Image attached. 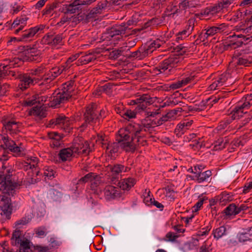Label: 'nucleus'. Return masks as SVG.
<instances>
[{
  "mask_svg": "<svg viewBox=\"0 0 252 252\" xmlns=\"http://www.w3.org/2000/svg\"><path fill=\"white\" fill-rule=\"evenodd\" d=\"M171 114L168 113L165 115L163 116L160 119L157 120L156 122V124L158 126H160L163 124L164 122H167L169 118H171Z\"/></svg>",
  "mask_w": 252,
  "mask_h": 252,
  "instance_id": "60",
  "label": "nucleus"
},
{
  "mask_svg": "<svg viewBox=\"0 0 252 252\" xmlns=\"http://www.w3.org/2000/svg\"><path fill=\"white\" fill-rule=\"evenodd\" d=\"M71 18L73 19V21L76 22V17H73V16L71 17H68V16L64 15L61 18L60 21L57 24V25L58 26H62L65 23L68 22L69 20H71Z\"/></svg>",
  "mask_w": 252,
  "mask_h": 252,
  "instance_id": "59",
  "label": "nucleus"
},
{
  "mask_svg": "<svg viewBox=\"0 0 252 252\" xmlns=\"http://www.w3.org/2000/svg\"><path fill=\"white\" fill-rule=\"evenodd\" d=\"M31 220V218L29 217L25 216L17 220L15 222V224L16 226L25 225L29 223Z\"/></svg>",
  "mask_w": 252,
  "mask_h": 252,
  "instance_id": "54",
  "label": "nucleus"
},
{
  "mask_svg": "<svg viewBox=\"0 0 252 252\" xmlns=\"http://www.w3.org/2000/svg\"><path fill=\"white\" fill-rule=\"evenodd\" d=\"M103 191L105 198L107 200L119 197L120 194L119 189L111 185L106 186L103 189Z\"/></svg>",
  "mask_w": 252,
  "mask_h": 252,
  "instance_id": "23",
  "label": "nucleus"
},
{
  "mask_svg": "<svg viewBox=\"0 0 252 252\" xmlns=\"http://www.w3.org/2000/svg\"><path fill=\"white\" fill-rule=\"evenodd\" d=\"M62 91L64 92L66 94L71 98L74 94L75 89V82L73 80H69L62 85V88L60 89Z\"/></svg>",
  "mask_w": 252,
  "mask_h": 252,
  "instance_id": "28",
  "label": "nucleus"
},
{
  "mask_svg": "<svg viewBox=\"0 0 252 252\" xmlns=\"http://www.w3.org/2000/svg\"><path fill=\"white\" fill-rule=\"evenodd\" d=\"M183 62V58L179 55H173L159 63L156 69L160 73L169 75L175 73L176 68Z\"/></svg>",
  "mask_w": 252,
  "mask_h": 252,
  "instance_id": "3",
  "label": "nucleus"
},
{
  "mask_svg": "<svg viewBox=\"0 0 252 252\" xmlns=\"http://www.w3.org/2000/svg\"><path fill=\"white\" fill-rule=\"evenodd\" d=\"M178 237V235L172 232H168L165 235L164 240L166 241L174 242Z\"/></svg>",
  "mask_w": 252,
  "mask_h": 252,
  "instance_id": "63",
  "label": "nucleus"
},
{
  "mask_svg": "<svg viewBox=\"0 0 252 252\" xmlns=\"http://www.w3.org/2000/svg\"><path fill=\"white\" fill-rule=\"evenodd\" d=\"M107 113L103 109L99 110L97 105L91 103L86 107L85 111L83 114L84 123L81 125L80 128L84 130L88 125L94 126L99 125L100 121L106 117Z\"/></svg>",
  "mask_w": 252,
  "mask_h": 252,
  "instance_id": "2",
  "label": "nucleus"
},
{
  "mask_svg": "<svg viewBox=\"0 0 252 252\" xmlns=\"http://www.w3.org/2000/svg\"><path fill=\"white\" fill-rule=\"evenodd\" d=\"M131 28L126 26V25L122 24V25H116L112 27L108 32V33L112 37L116 35L124 34L125 36H127L131 34Z\"/></svg>",
  "mask_w": 252,
  "mask_h": 252,
  "instance_id": "20",
  "label": "nucleus"
},
{
  "mask_svg": "<svg viewBox=\"0 0 252 252\" xmlns=\"http://www.w3.org/2000/svg\"><path fill=\"white\" fill-rule=\"evenodd\" d=\"M13 154V155L16 157L21 156L23 155V149L18 146L16 143L15 145H12L6 149Z\"/></svg>",
  "mask_w": 252,
  "mask_h": 252,
  "instance_id": "40",
  "label": "nucleus"
},
{
  "mask_svg": "<svg viewBox=\"0 0 252 252\" xmlns=\"http://www.w3.org/2000/svg\"><path fill=\"white\" fill-rule=\"evenodd\" d=\"M227 230L224 226H221L216 229H214L212 233L214 239L216 240H218L223 236L227 235Z\"/></svg>",
  "mask_w": 252,
  "mask_h": 252,
  "instance_id": "33",
  "label": "nucleus"
},
{
  "mask_svg": "<svg viewBox=\"0 0 252 252\" xmlns=\"http://www.w3.org/2000/svg\"><path fill=\"white\" fill-rule=\"evenodd\" d=\"M27 163L29 164L27 166H30V168H35L38 164V158L36 157H31L27 159Z\"/></svg>",
  "mask_w": 252,
  "mask_h": 252,
  "instance_id": "57",
  "label": "nucleus"
},
{
  "mask_svg": "<svg viewBox=\"0 0 252 252\" xmlns=\"http://www.w3.org/2000/svg\"><path fill=\"white\" fill-rule=\"evenodd\" d=\"M237 65H243L245 66H249L252 65V56L249 55H237L235 54L232 58V61L229 63V68L228 70H236L234 68ZM238 74V73H237Z\"/></svg>",
  "mask_w": 252,
  "mask_h": 252,
  "instance_id": "8",
  "label": "nucleus"
},
{
  "mask_svg": "<svg viewBox=\"0 0 252 252\" xmlns=\"http://www.w3.org/2000/svg\"><path fill=\"white\" fill-rule=\"evenodd\" d=\"M188 130L186 127L185 126V125H183L181 122L177 125L176 128L174 130V133L178 137H181L187 130Z\"/></svg>",
  "mask_w": 252,
  "mask_h": 252,
  "instance_id": "43",
  "label": "nucleus"
},
{
  "mask_svg": "<svg viewBox=\"0 0 252 252\" xmlns=\"http://www.w3.org/2000/svg\"><path fill=\"white\" fill-rule=\"evenodd\" d=\"M220 98L218 95V96H213L212 97H209L206 99L205 100L208 104L209 108H210L213 106V104L218 102Z\"/></svg>",
  "mask_w": 252,
  "mask_h": 252,
  "instance_id": "62",
  "label": "nucleus"
},
{
  "mask_svg": "<svg viewBox=\"0 0 252 252\" xmlns=\"http://www.w3.org/2000/svg\"><path fill=\"white\" fill-rule=\"evenodd\" d=\"M227 143L226 139L224 141L223 138L220 137L213 143V149L215 151L221 150L226 147Z\"/></svg>",
  "mask_w": 252,
  "mask_h": 252,
  "instance_id": "38",
  "label": "nucleus"
},
{
  "mask_svg": "<svg viewBox=\"0 0 252 252\" xmlns=\"http://www.w3.org/2000/svg\"><path fill=\"white\" fill-rule=\"evenodd\" d=\"M18 19L20 21L21 25L17 29L14 30V32L15 34L18 33L20 31H21L23 29L24 27L25 26L26 24V22L28 20V18H27L26 16H23L20 17Z\"/></svg>",
  "mask_w": 252,
  "mask_h": 252,
  "instance_id": "52",
  "label": "nucleus"
},
{
  "mask_svg": "<svg viewBox=\"0 0 252 252\" xmlns=\"http://www.w3.org/2000/svg\"><path fill=\"white\" fill-rule=\"evenodd\" d=\"M43 174L45 178H47L48 179H52L55 177L56 172L54 167L46 166L43 168Z\"/></svg>",
  "mask_w": 252,
  "mask_h": 252,
  "instance_id": "39",
  "label": "nucleus"
},
{
  "mask_svg": "<svg viewBox=\"0 0 252 252\" xmlns=\"http://www.w3.org/2000/svg\"><path fill=\"white\" fill-rule=\"evenodd\" d=\"M239 79V76L236 70H227L226 72L220 75L218 78L210 85L209 88L211 90H215L224 84L226 86L232 85Z\"/></svg>",
  "mask_w": 252,
  "mask_h": 252,
  "instance_id": "4",
  "label": "nucleus"
},
{
  "mask_svg": "<svg viewBox=\"0 0 252 252\" xmlns=\"http://www.w3.org/2000/svg\"><path fill=\"white\" fill-rule=\"evenodd\" d=\"M71 148L74 154L88 155L91 152L89 143L87 141L79 140L75 142Z\"/></svg>",
  "mask_w": 252,
  "mask_h": 252,
  "instance_id": "10",
  "label": "nucleus"
},
{
  "mask_svg": "<svg viewBox=\"0 0 252 252\" xmlns=\"http://www.w3.org/2000/svg\"><path fill=\"white\" fill-rule=\"evenodd\" d=\"M71 121L70 119L63 114L57 115L55 118L49 121L48 126L51 127H57L65 132H69L70 130V125Z\"/></svg>",
  "mask_w": 252,
  "mask_h": 252,
  "instance_id": "6",
  "label": "nucleus"
},
{
  "mask_svg": "<svg viewBox=\"0 0 252 252\" xmlns=\"http://www.w3.org/2000/svg\"><path fill=\"white\" fill-rule=\"evenodd\" d=\"M152 128L150 124L129 123L118 131L117 143L107 144L102 142V147L106 149L112 157L119 151L120 147L126 152L133 153L138 146L147 145V139Z\"/></svg>",
  "mask_w": 252,
  "mask_h": 252,
  "instance_id": "1",
  "label": "nucleus"
},
{
  "mask_svg": "<svg viewBox=\"0 0 252 252\" xmlns=\"http://www.w3.org/2000/svg\"><path fill=\"white\" fill-rule=\"evenodd\" d=\"M107 169L110 170L112 173V181L114 182L115 180L118 179L120 175L123 172H127L130 170V168L125 166L121 164H114L109 165L107 167Z\"/></svg>",
  "mask_w": 252,
  "mask_h": 252,
  "instance_id": "15",
  "label": "nucleus"
},
{
  "mask_svg": "<svg viewBox=\"0 0 252 252\" xmlns=\"http://www.w3.org/2000/svg\"><path fill=\"white\" fill-rule=\"evenodd\" d=\"M223 213L227 217H230L232 216H236L238 214L237 205L235 203H231L229 204L224 210Z\"/></svg>",
  "mask_w": 252,
  "mask_h": 252,
  "instance_id": "37",
  "label": "nucleus"
},
{
  "mask_svg": "<svg viewBox=\"0 0 252 252\" xmlns=\"http://www.w3.org/2000/svg\"><path fill=\"white\" fill-rule=\"evenodd\" d=\"M138 102L137 107L138 109L145 110L148 106L152 104V98L147 94H143L136 98Z\"/></svg>",
  "mask_w": 252,
  "mask_h": 252,
  "instance_id": "24",
  "label": "nucleus"
},
{
  "mask_svg": "<svg viewBox=\"0 0 252 252\" xmlns=\"http://www.w3.org/2000/svg\"><path fill=\"white\" fill-rule=\"evenodd\" d=\"M235 0H220L218 4L222 10V12L228 10L229 6L233 3Z\"/></svg>",
  "mask_w": 252,
  "mask_h": 252,
  "instance_id": "45",
  "label": "nucleus"
},
{
  "mask_svg": "<svg viewBox=\"0 0 252 252\" xmlns=\"http://www.w3.org/2000/svg\"><path fill=\"white\" fill-rule=\"evenodd\" d=\"M234 31H235L236 32H240V33H246L248 32V30L246 28V25L243 24H240L234 27Z\"/></svg>",
  "mask_w": 252,
  "mask_h": 252,
  "instance_id": "55",
  "label": "nucleus"
},
{
  "mask_svg": "<svg viewBox=\"0 0 252 252\" xmlns=\"http://www.w3.org/2000/svg\"><path fill=\"white\" fill-rule=\"evenodd\" d=\"M19 79L20 83L19 84L18 87L23 91L37 83L36 82L37 79L32 77L29 73L21 74L19 75Z\"/></svg>",
  "mask_w": 252,
  "mask_h": 252,
  "instance_id": "16",
  "label": "nucleus"
},
{
  "mask_svg": "<svg viewBox=\"0 0 252 252\" xmlns=\"http://www.w3.org/2000/svg\"><path fill=\"white\" fill-rule=\"evenodd\" d=\"M73 152L71 148H67L61 150L58 154L60 159L63 162L70 161L71 159Z\"/></svg>",
  "mask_w": 252,
  "mask_h": 252,
  "instance_id": "31",
  "label": "nucleus"
},
{
  "mask_svg": "<svg viewBox=\"0 0 252 252\" xmlns=\"http://www.w3.org/2000/svg\"><path fill=\"white\" fill-rule=\"evenodd\" d=\"M13 170L11 169H6L5 172L7 173L3 178L4 180L0 183V190L3 193L12 194L13 191L17 186V183L12 182L11 177Z\"/></svg>",
  "mask_w": 252,
  "mask_h": 252,
  "instance_id": "9",
  "label": "nucleus"
},
{
  "mask_svg": "<svg viewBox=\"0 0 252 252\" xmlns=\"http://www.w3.org/2000/svg\"><path fill=\"white\" fill-rule=\"evenodd\" d=\"M205 32H202L199 35L200 40L205 41V39H207L208 37L212 36L216 34L215 26H209L204 30Z\"/></svg>",
  "mask_w": 252,
  "mask_h": 252,
  "instance_id": "35",
  "label": "nucleus"
},
{
  "mask_svg": "<svg viewBox=\"0 0 252 252\" xmlns=\"http://www.w3.org/2000/svg\"><path fill=\"white\" fill-rule=\"evenodd\" d=\"M140 15L138 14H135L128 20L126 23H123V25H126V26L129 27L130 26L136 25L139 20Z\"/></svg>",
  "mask_w": 252,
  "mask_h": 252,
  "instance_id": "48",
  "label": "nucleus"
},
{
  "mask_svg": "<svg viewBox=\"0 0 252 252\" xmlns=\"http://www.w3.org/2000/svg\"><path fill=\"white\" fill-rule=\"evenodd\" d=\"M32 114L34 116H39L41 118L45 117V112L43 111L42 105L34 106L31 111Z\"/></svg>",
  "mask_w": 252,
  "mask_h": 252,
  "instance_id": "41",
  "label": "nucleus"
},
{
  "mask_svg": "<svg viewBox=\"0 0 252 252\" xmlns=\"http://www.w3.org/2000/svg\"><path fill=\"white\" fill-rule=\"evenodd\" d=\"M207 199V198L205 196L199 197L197 202L193 207V211L197 212L201 207L204 201Z\"/></svg>",
  "mask_w": 252,
  "mask_h": 252,
  "instance_id": "58",
  "label": "nucleus"
},
{
  "mask_svg": "<svg viewBox=\"0 0 252 252\" xmlns=\"http://www.w3.org/2000/svg\"><path fill=\"white\" fill-rule=\"evenodd\" d=\"M96 0H75L72 3L63 5L62 12L65 14L78 12L84 5H89Z\"/></svg>",
  "mask_w": 252,
  "mask_h": 252,
  "instance_id": "7",
  "label": "nucleus"
},
{
  "mask_svg": "<svg viewBox=\"0 0 252 252\" xmlns=\"http://www.w3.org/2000/svg\"><path fill=\"white\" fill-rule=\"evenodd\" d=\"M71 98L66 94L64 92L59 89L56 90L51 97L52 106H56L62 103H65L68 101Z\"/></svg>",
  "mask_w": 252,
  "mask_h": 252,
  "instance_id": "12",
  "label": "nucleus"
},
{
  "mask_svg": "<svg viewBox=\"0 0 252 252\" xmlns=\"http://www.w3.org/2000/svg\"><path fill=\"white\" fill-rule=\"evenodd\" d=\"M252 227L244 229L243 232H240L237 235L239 242L245 243L248 241H252Z\"/></svg>",
  "mask_w": 252,
  "mask_h": 252,
  "instance_id": "29",
  "label": "nucleus"
},
{
  "mask_svg": "<svg viewBox=\"0 0 252 252\" xmlns=\"http://www.w3.org/2000/svg\"><path fill=\"white\" fill-rule=\"evenodd\" d=\"M196 3L194 0H184L179 3V7L184 10L195 7Z\"/></svg>",
  "mask_w": 252,
  "mask_h": 252,
  "instance_id": "42",
  "label": "nucleus"
},
{
  "mask_svg": "<svg viewBox=\"0 0 252 252\" xmlns=\"http://www.w3.org/2000/svg\"><path fill=\"white\" fill-rule=\"evenodd\" d=\"M162 190H164V192L165 193V196L170 199H174L175 191L172 187L167 186L165 188L161 189Z\"/></svg>",
  "mask_w": 252,
  "mask_h": 252,
  "instance_id": "46",
  "label": "nucleus"
},
{
  "mask_svg": "<svg viewBox=\"0 0 252 252\" xmlns=\"http://www.w3.org/2000/svg\"><path fill=\"white\" fill-rule=\"evenodd\" d=\"M24 52L27 60L29 61L39 62L41 59V51L36 47H24Z\"/></svg>",
  "mask_w": 252,
  "mask_h": 252,
  "instance_id": "17",
  "label": "nucleus"
},
{
  "mask_svg": "<svg viewBox=\"0 0 252 252\" xmlns=\"http://www.w3.org/2000/svg\"><path fill=\"white\" fill-rule=\"evenodd\" d=\"M0 208L1 215L5 216L7 219H10L12 212V206L10 203V198L6 195L1 196L0 201Z\"/></svg>",
  "mask_w": 252,
  "mask_h": 252,
  "instance_id": "14",
  "label": "nucleus"
},
{
  "mask_svg": "<svg viewBox=\"0 0 252 252\" xmlns=\"http://www.w3.org/2000/svg\"><path fill=\"white\" fill-rule=\"evenodd\" d=\"M236 105L238 106L239 109L241 108L244 111H247L252 105V94L243 97Z\"/></svg>",
  "mask_w": 252,
  "mask_h": 252,
  "instance_id": "25",
  "label": "nucleus"
},
{
  "mask_svg": "<svg viewBox=\"0 0 252 252\" xmlns=\"http://www.w3.org/2000/svg\"><path fill=\"white\" fill-rule=\"evenodd\" d=\"M231 114L232 115V117L234 120L239 119L244 116L245 119L243 120L242 122L243 125H245L248 123L252 118V113H248L247 111H244L241 108L239 109V107L236 105L233 108Z\"/></svg>",
  "mask_w": 252,
  "mask_h": 252,
  "instance_id": "19",
  "label": "nucleus"
},
{
  "mask_svg": "<svg viewBox=\"0 0 252 252\" xmlns=\"http://www.w3.org/2000/svg\"><path fill=\"white\" fill-rule=\"evenodd\" d=\"M45 27V25H39L28 30L22 31L21 33V36L18 38V41H27L33 37L36 33L42 32Z\"/></svg>",
  "mask_w": 252,
  "mask_h": 252,
  "instance_id": "13",
  "label": "nucleus"
},
{
  "mask_svg": "<svg viewBox=\"0 0 252 252\" xmlns=\"http://www.w3.org/2000/svg\"><path fill=\"white\" fill-rule=\"evenodd\" d=\"M98 54L99 52L95 51H88L84 53V55L78 59L76 63L77 65H82L94 62L96 59Z\"/></svg>",
  "mask_w": 252,
  "mask_h": 252,
  "instance_id": "22",
  "label": "nucleus"
},
{
  "mask_svg": "<svg viewBox=\"0 0 252 252\" xmlns=\"http://www.w3.org/2000/svg\"><path fill=\"white\" fill-rule=\"evenodd\" d=\"M95 176V173L93 172H90L85 175L84 177L81 178L78 181L77 184H85L87 182H91L93 179H94V176Z\"/></svg>",
  "mask_w": 252,
  "mask_h": 252,
  "instance_id": "44",
  "label": "nucleus"
},
{
  "mask_svg": "<svg viewBox=\"0 0 252 252\" xmlns=\"http://www.w3.org/2000/svg\"><path fill=\"white\" fill-rule=\"evenodd\" d=\"M212 173L211 170H207L205 172H201L194 177L198 183L206 181L212 176Z\"/></svg>",
  "mask_w": 252,
  "mask_h": 252,
  "instance_id": "36",
  "label": "nucleus"
},
{
  "mask_svg": "<svg viewBox=\"0 0 252 252\" xmlns=\"http://www.w3.org/2000/svg\"><path fill=\"white\" fill-rule=\"evenodd\" d=\"M49 194L52 198L57 199L61 197V193L58 190L52 189L49 191Z\"/></svg>",
  "mask_w": 252,
  "mask_h": 252,
  "instance_id": "64",
  "label": "nucleus"
},
{
  "mask_svg": "<svg viewBox=\"0 0 252 252\" xmlns=\"http://www.w3.org/2000/svg\"><path fill=\"white\" fill-rule=\"evenodd\" d=\"M136 183V181L134 178H127L124 179L118 183V186L123 190H129Z\"/></svg>",
  "mask_w": 252,
  "mask_h": 252,
  "instance_id": "30",
  "label": "nucleus"
},
{
  "mask_svg": "<svg viewBox=\"0 0 252 252\" xmlns=\"http://www.w3.org/2000/svg\"><path fill=\"white\" fill-rule=\"evenodd\" d=\"M46 228L45 226L38 227L34 229L35 234L40 237H43L46 234Z\"/></svg>",
  "mask_w": 252,
  "mask_h": 252,
  "instance_id": "61",
  "label": "nucleus"
},
{
  "mask_svg": "<svg viewBox=\"0 0 252 252\" xmlns=\"http://www.w3.org/2000/svg\"><path fill=\"white\" fill-rule=\"evenodd\" d=\"M164 17L153 18L147 23L150 26H157L163 23Z\"/></svg>",
  "mask_w": 252,
  "mask_h": 252,
  "instance_id": "47",
  "label": "nucleus"
},
{
  "mask_svg": "<svg viewBox=\"0 0 252 252\" xmlns=\"http://www.w3.org/2000/svg\"><path fill=\"white\" fill-rule=\"evenodd\" d=\"M2 124L6 132L10 134H17L20 131L19 128L21 124L15 119L4 120L2 121Z\"/></svg>",
  "mask_w": 252,
  "mask_h": 252,
  "instance_id": "21",
  "label": "nucleus"
},
{
  "mask_svg": "<svg viewBox=\"0 0 252 252\" xmlns=\"http://www.w3.org/2000/svg\"><path fill=\"white\" fill-rule=\"evenodd\" d=\"M217 33H220L225 31L228 28V25L225 23L217 24L215 25Z\"/></svg>",
  "mask_w": 252,
  "mask_h": 252,
  "instance_id": "56",
  "label": "nucleus"
},
{
  "mask_svg": "<svg viewBox=\"0 0 252 252\" xmlns=\"http://www.w3.org/2000/svg\"><path fill=\"white\" fill-rule=\"evenodd\" d=\"M166 10L170 12L169 15L170 16H174V15L180 12V9L173 3H170L167 7Z\"/></svg>",
  "mask_w": 252,
  "mask_h": 252,
  "instance_id": "51",
  "label": "nucleus"
},
{
  "mask_svg": "<svg viewBox=\"0 0 252 252\" xmlns=\"http://www.w3.org/2000/svg\"><path fill=\"white\" fill-rule=\"evenodd\" d=\"M220 11H222V10L218 3L213 6L206 8L203 14L205 16L214 15Z\"/></svg>",
  "mask_w": 252,
  "mask_h": 252,
  "instance_id": "34",
  "label": "nucleus"
},
{
  "mask_svg": "<svg viewBox=\"0 0 252 252\" xmlns=\"http://www.w3.org/2000/svg\"><path fill=\"white\" fill-rule=\"evenodd\" d=\"M63 37L62 34H57L52 37L50 39V44L52 45H61L63 43Z\"/></svg>",
  "mask_w": 252,
  "mask_h": 252,
  "instance_id": "49",
  "label": "nucleus"
},
{
  "mask_svg": "<svg viewBox=\"0 0 252 252\" xmlns=\"http://www.w3.org/2000/svg\"><path fill=\"white\" fill-rule=\"evenodd\" d=\"M247 36L242 33H234L227 37L224 48L225 50L235 49L241 47L243 45L248 46V40L252 38L249 35Z\"/></svg>",
  "mask_w": 252,
  "mask_h": 252,
  "instance_id": "5",
  "label": "nucleus"
},
{
  "mask_svg": "<svg viewBox=\"0 0 252 252\" xmlns=\"http://www.w3.org/2000/svg\"><path fill=\"white\" fill-rule=\"evenodd\" d=\"M148 50V48H147L145 45L144 46H141L138 49L140 54V60L143 59L150 54V53H149Z\"/></svg>",
  "mask_w": 252,
  "mask_h": 252,
  "instance_id": "53",
  "label": "nucleus"
},
{
  "mask_svg": "<svg viewBox=\"0 0 252 252\" xmlns=\"http://www.w3.org/2000/svg\"><path fill=\"white\" fill-rule=\"evenodd\" d=\"M45 70V67L43 65H41L37 68L32 69L29 72H28L32 77L35 78L37 80L36 82L37 83L40 80H44V75Z\"/></svg>",
  "mask_w": 252,
  "mask_h": 252,
  "instance_id": "26",
  "label": "nucleus"
},
{
  "mask_svg": "<svg viewBox=\"0 0 252 252\" xmlns=\"http://www.w3.org/2000/svg\"><path fill=\"white\" fill-rule=\"evenodd\" d=\"M151 191L148 189H145V192L143 194L144 196V202L147 205H152L153 198L152 196L150 195Z\"/></svg>",
  "mask_w": 252,
  "mask_h": 252,
  "instance_id": "50",
  "label": "nucleus"
},
{
  "mask_svg": "<svg viewBox=\"0 0 252 252\" xmlns=\"http://www.w3.org/2000/svg\"><path fill=\"white\" fill-rule=\"evenodd\" d=\"M194 23L193 19H189L184 29L176 34L175 40L177 42L186 39L191 33L194 29Z\"/></svg>",
  "mask_w": 252,
  "mask_h": 252,
  "instance_id": "18",
  "label": "nucleus"
},
{
  "mask_svg": "<svg viewBox=\"0 0 252 252\" xmlns=\"http://www.w3.org/2000/svg\"><path fill=\"white\" fill-rule=\"evenodd\" d=\"M108 4V2L107 0L98 2L95 7L90 10L89 13V15L91 17H94L95 15L100 14L102 10L106 8Z\"/></svg>",
  "mask_w": 252,
  "mask_h": 252,
  "instance_id": "32",
  "label": "nucleus"
},
{
  "mask_svg": "<svg viewBox=\"0 0 252 252\" xmlns=\"http://www.w3.org/2000/svg\"><path fill=\"white\" fill-rule=\"evenodd\" d=\"M71 98L66 94L64 92L59 89L56 90L51 97L52 106H56L62 103H65L68 101Z\"/></svg>",
  "mask_w": 252,
  "mask_h": 252,
  "instance_id": "11",
  "label": "nucleus"
},
{
  "mask_svg": "<svg viewBox=\"0 0 252 252\" xmlns=\"http://www.w3.org/2000/svg\"><path fill=\"white\" fill-rule=\"evenodd\" d=\"M62 73L59 66H55L52 67L47 73L44 74V80L46 82H48V80L50 82Z\"/></svg>",
  "mask_w": 252,
  "mask_h": 252,
  "instance_id": "27",
  "label": "nucleus"
}]
</instances>
